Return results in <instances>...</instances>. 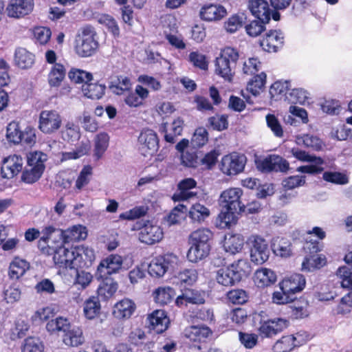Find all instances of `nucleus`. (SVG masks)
Here are the masks:
<instances>
[{
	"mask_svg": "<svg viewBox=\"0 0 352 352\" xmlns=\"http://www.w3.org/2000/svg\"><path fill=\"white\" fill-rule=\"evenodd\" d=\"M66 74L65 66L61 63H55L48 74L47 80L50 87H58Z\"/></svg>",
	"mask_w": 352,
	"mask_h": 352,
	"instance_id": "43",
	"label": "nucleus"
},
{
	"mask_svg": "<svg viewBox=\"0 0 352 352\" xmlns=\"http://www.w3.org/2000/svg\"><path fill=\"white\" fill-rule=\"evenodd\" d=\"M33 35L36 43L41 45H44L50 41L52 36V32L49 28L38 26L34 28Z\"/></svg>",
	"mask_w": 352,
	"mask_h": 352,
	"instance_id": "63",
	"label": "nucleus"
},
{
	"mask_svg": "<svg viewBox=\"0 0 352 352\" xmlns=\"http://www.w3.org/2000/svg\"><path fill=\"white\" fill-rule=\"evenodd\" d=\"M123 265L122 257L118 254H111L102 259L97 267V279L111 278L113 274L119 273Z\"/></svg>",
	"mask_w": 352,
	"mask_h": 352,
	"instance_id": "11",
	"label": "nucleus"
},
{
	"mask_svg": "<svg viewBox=\"0 0 352 352\" xmlns=\"http://www.w3.org/2000/svg\"><path fill=\"white\" fill-rule=\"evenodd\" d=\"M187 302L191 305H203L206 302V294L202 289L184 288Z\"/></svg>",
	"mask_w": 352,
	"mask_h": 352,
	"instance_id": "48",
	"label": "nucleus"
},
{
	"mask_svg": "<svg viewBox=\"0 0 352 352\" xmlns=\"http://www.w3.org/2000/svg\"><path fill=\"white\" fill-rule=\"evenodd\" d=\"M280 291L272 294V302L277 305H285L292 302L297 293L301 292L306 286L305 276L300 274H293L285 277L278 285Z\"/></svg>",
	"mask_w": 352,
	"mask_h": 352,
	"instance_id": "3",
	"label": "nucleus"
},
{
	"mask_svg": "<svg viewBox=\"0 0 352 352\" xmlns=\"http://www.w3.org/2000/svg\"><path fill=\"white\" fill-rule=\"evenodd\" d=\"M208 142V133L203 126L197 128L190 140L191 146L194 148H200Z\"/></svg>",
	"mask_w": 352,
	"mask_h": 352,
	"instance_id": "55",
	"label": "nucleus"
},
{
	"mask_svg": "<svg viewBox=\"0 0 352 352\" xmlns=\"http://www.w3.org/2000/svg\"><path fill=\"white\" fill-rule=\"evenodd\" d=\"M227 14L226 9L220 4H204L199 11V16L201 20L212 22L221 20Z\"/></svg>",
	"mask_w": 352,
	"mask_h": 352,
	"instance_id": "21",
	"label": "nucleus"
},
{
	"mask_svg": "<svg viewBox=\"0 0 352 352\" xmlns=\"http://www.w3.org/2000/svg\"><path fill=\"white\" fill-rule=\"evenodd\" d=\"M21 130L19 124L12 121L10 122L6 127V139L10 143L19 144L21 142Z\"/></svg>",
	"mask_w": 352,
	"mask_h": 352,
	"instance_id": "56",
	"label": "nucleus"
},
{
	"mask_svg": "<svg viewBox=\"0 0 352 352\" xmlns=\"http://www.w3.org/2000/svg\"><path fill=\"white\" fill-rule=\"evenodd\" d=\"M177 260L173 254H166L153 258L148 266V272L151 276L160 277L164 276L169 266Z\"/></svg>",
	"mask_w": 352,
	"mask_h": 352,
	"instance_id": "14",
	"label": "nucleus"
},
{
	"mask_svg": "<svg viewBox=\"0 0 352 352\" xmlns=\"http://www.w3.org/2000/svg\"><path fill=\"white\" fill-rule=\"evenodd\" d=\"M336 275L340 278L341 287L352 290V265L340 267Z\"/></svg>",
	"mask_w": 352,
	"mask_h": 352,
	"instance_id": "53",
	"label": "nucleus"
},
{
	"mask_svg": "<svg viewBox=\"0 0 352 352\" xmlns=\"http://www.w3.org/2000/svg\"><path fill=\"white\" fill-rule=\"evenodd\" d=\"M91 149V144L89 141L81 142L76 148L69 152H63L61 153V160L67 161L78 159L87 154Z\"/></svg>",
	"mask_w": 352,
	"mask_h": 352,
	"instance_id": "46",
	"label": "nucleus"
},
{
	"mask_svg": "<svg viewBox=\"0 0 352 352\" xmlns=\"http://www.w3.org/2000/svg\"><path fill=\"white\" fill-rule=\"evenodd\" d=\"M322 179L326 182L336 185H344L349 183L347 175L338 171H324L322 174Z\"/></svg>",
	"mask_w": 352,
	"mask_h": 352,
	"instance_id": "57",
	"label": "nucleus"
},
{
	"mask_svg": "<svg viewBox=\"0 0 352 352\" xmlns=\"http://www.w3.org/2000/svg\"><path fill=\"white\" fill-rule=\"evenodd\" d=\"M30 263L25 259L15 256L9 265L8 276L11 279L18 280L30 269Z\"/></svg>",
	"mask_w": 352,
	"mask_h": 352,
	"instance_id": "29",
	"label": "nucleus"
},
{
	"mask_svg": "<svg viewBox=\"0 0 352 352\" xmlns=\"http://www.w3.org/2000/svg\"><path fill=\"white\" fill-rule=\"evenodd\" d=\"M210 214V210L203 204L195 203L188 211V217L192 222L201 223Z\"/></svg>",
	"mask_w": 352,
	"mask_h": 352,
	"instance_id": "39",
	"label": "nucleus"
},
{
	"mask_svg": "<svg viewBox=\"0 0 352 352\" xmlns=\"http://www.w3.org/2000/svg\"><path fill=\"white\" fill-rule=\"evenodd\" d=\"M296 338L293 335L284 336L273 346L274 352H290L296 346Z\"/></svg>",
	"mask_w": 352,
	"mask_h": 352,
	"instance_id": "50",
	"label": "nucleus"
},
{
	"mask_svg": "<svg viewBox=\"0 0 352 352\" xmlns=\"http://www.w3.org/2000/svg\"><path fill=\"white\" fill-rule=\"evenodd\" d=\"M248 8L255 18L270 21V8L266 0H249Z\"/></svg>",
	"mask_w": 352,
	"mask_h": 352,
	"instance_id": "28",
	"label": "nucleus"
},
{
	"mask_svg": "<svg viewBox=\"0 0 352 352\" xmlns=\"http://www.w3.org/2000/svg\"><path fill=\"white\" fill-rule=\"evenodd\" d=\"M61 232L63 234L58 233V236L62 239L63 243L79 241L85 239L87 236L86 227L81 225L74 226L65 231L61 230Z\"/></svg>",
	"mask_w": 352,
	"mask_h": 352,
	"instance_id": "26",
	"label": "nucleus"
},
{
	"mask_svg": "<svg viewBox=\"0 0 352 352\" xmlns=\"http://www.w3.org/2000/svg\"><path fill=\"white\" fill-rule=\"evenodd\" d=\"M131 88V82L129 77L118 76L109 85L110 90L116 95H122Z\"/></svg>",
	"mask_w": 352,
	"mask_h": 352,
	"instance_id": "44",
	"label": "nucleus"
},
{
	"mask_svg": "<svg viewBox=\"0 0 352 352\" xmlns=\"http://www.w3.org/2000/svg\"><path fill=\"white\" fill-rule=\"evenodd\" d=\"M164 124L163 126V131L165 132L164 140L168 143L173 144L175 142V137L182 135L184 126V120L181 118H177L174 120L171 124V132L168 133L166 132V127Z\"/></svg>",
	"mask_w": 352,
	"mask_h": 352,
	"instance_id": "47",
	"label": "nucleus"
},
{
	"mask_svg": "<svg viewBox=\"0 0 352 352\" xmlns=\"http://www.w3.org/2000/svg\"><path fill=\"white\" fill-rule=\"evenodd\" d=\"M92 170L93 168L90 165L85 166L82 168L76 181V188L81 190L84 186H87L89 183L93 173Z\"/></svg>",
	"mask_w": 352,
	"mask_h": 352,
	"instance_id": "64",
	"label": "nucleus"
},
{
	"mask_svg": "<svg viewBox=\"0 0 352 352\" xmlns=\"http://www.w3.org/2000/svg\"><path fill=\"white\" fill-rule=\"evenodd\" d=\"M46 160L47 155L43 152L30 153L27 156V165L21 175V181L28 184L38 181L45 170Z\"/></svg>",
	"mask_w": 352,
	"mask_h": 352,
	"instance_id": "5",
	"label": "nucleus"
},
{
	"mask_svg": "<svg viewBox=\"0 0 352 352\" xmlns=\"http://www.w3.org/2000/svg\"><path fill=\"white\" fill-rule=\"evenodd\" d=\"M83 315L88 320L99 318L102 313L101 304L98 296H91L83 302Z\"/></svg>",
	"mask_w": 352,
	"mask_h": 352,
	"instance_id": "27",
	"label": "nucleus"
},
{
	"mask_svg": "<svg viewBox=\"0 0 352 352\" xmlns=\"http://www.w3.org/2000/svg\"><path fill=\"white\" fill-rule=\"evenodd\" d=\"M316 158H318L320 161L318 160L308 161L307 162H311L313 164L300 166L297 168V171L309 175H318L322 173L324 170V168L322 166L324 163V161L323 158L320 156L316 155Z\"/></svg>",
	"mask_w": 352,
	"mask_h": 352,
	"instance_id": "49",
	"label": "nucleus"
},
{
	"mask_svg": "<svg viewBox=\"0 0 352 352\" xmlns=\"http://www.w3.org/2000/svg\"><path fill=\"white\" fill-rule=\"evenodd\" d=\"M96 32L91 25H86L82 28L75 41L76 53L80 57H89L94 54L99 46L96 38Z\"/></svg>",
	"mask_w": 352,
	"mask_h": 352,
	"instance_id": "7",
	"label": "nucleus"
},
{
	"mask_svg": "<svg viewBox=\"0 0 352 352\" xmlns=\"http://www.w3.org/2000/svg\"><path fill=\"white\" fill-rule=\"evenodd\" d=\"M8 234L6 232V227L3 225H0V245L3 251H10L16 248L19 243L17 238H11L6 240Z\"/></svg>",
	"mask_w": 352,
	"mask_h": 352,
	"instance_id": "61",
	"label": "nucleus"
},
{
	"mask_svg": "<svg viewBox=\"0 0 352 352\" xmlns=\"http://www.w3.org/2000/svg\"><path fill=\"white\" fill-rule=\"evenodd\" d=\"M184 336L193 346L201 350L212 340L213 331L206 325H192L185 329Z\"/></svg>",
	"mask_w": 352,
	"mask_h": 352,
	"instance_id": "8",
	"label": "nucleus"
},
{
	"mask_svg": "<svg viewBox=\"0 0 352 352\" xmlns=\"http://www.w3.org/2000/svg\"><path fill=\"white\" fill-rule=\"evenodd\" d=\"M94 258V251L88 248L78 246L69 249L61 245L56 247L53 261L59 267L78 269L91 265Z\"/></svg>",
	"mask_w": 352,
	"mask_h": 352,
	"instance_id": "1",
	"label": "nucleus"
},
{
	"mask_svg": "<svg viewBox=\"0 0 352 352\" xmlns=\"http://www.w3.org/2000/svg\"><path fill=\"white\" fill-rule=\"evenodd\" d=\"M82 90L85 96L98 100L104 95L106 86L104 84L88 82L82 85Z\"/></svg>",
	"mask_w": 352,
	"mask_h": 352,
	"instance_id": "40",
	"label": "nucleus"
},
{
	"mask_svg": "<svg viewBox=\"0 0 352 352\" xmlns=\"http://www.w3.org/2000/svg\"><path fill=\"white\" fill-rule=\"evenodd\" d=\"M291 243L289 240L284 237L277 236L272 239L271 248L274 254L281 257L290 256Z\"/></svg>",
	"mask_w": 352,
	"mask_h": 352,
	"instance_id": "37",
	"label": "nucleus"
},
{
	"mask_svg": "<svg viewBox=\"0 0 352 352\" xmlns=\"http://www.w3.org/2000/svg\"><path fill=\"white\" fill-rule=\"evenodd\" d=\"M23 167V160L21 156L13 155L6 157L1 168L3 178L12 179L17 175Z\"/></svg>",
	"mask_w": 352,
	"mask_h": 352,
	"instance_id": "19",
	"label": "nucleus"
},
{
	"mask_svg": "<svg viewBox=\"0 0 352 352\" xmlns=\"http://www.w3.org/2000/svg\"><path fill=\"white\" fill-rule=\"evenodd\" d=\"M267 76L263 72L253 76L247 85V90L253 96H256L265 88Z\"/></svg>",
	"mask_w": 352,
	"mask_h": 352,
	"instance_id": "42",
	"label": "nucleus"
},
{
	"mask_svg": "<svg viewBox=\"0 0 352 352\" xmlns=\"http://www.w3.org/2000/svg\"><path fill=\"white\" fill-rule=\"evenodd\" d=\"M138 140L142 145V150L145 153L144 155H153L159 148V139L157 133L152 129H146L143 130Z\"/></svg>",
	"mask_w": 352,
	"mask_h": 352,
	"instance_id": "20",
	"label": "nucleus"
},
{
	"mask_svg": "<svg viewBox=\"0 0 352 352\" xmlns=\"http://www.w3.org/2000/svg\"><path fill=\"white\" fill-rule=\"evenodd\" d=\"M63 118L56 110H43L38 116V129L44 134L52 135L62 126Z\"/></svg>",
	"mask_w": 352,
	"mask_h": 352,
	"instance_id": "9",
	"label": "nucleus"
},
{
	"mask_svg": "<svg viewBox=\"0 0 352 352\" xmlns=\"http://www.w3.org/2000/svg\"><path fill=\"white\" fill-rule=\"evenodd\" d=\"M228 301L234 305H243L248 300L247 292L242 289H232L227 292Z\"/></svg>",
	"mask_w": 352,
	"mask_h": 352,
	"instance_id": "62",
	"label": "nucleus"
},
{
	"mask_svg": "<svg viewBox=\"0 0 352 352\" xmlns=\"http://www.w3.org/2000/svg\"><path fill=\"white\" fill-rule=\"evenodd\" d=\"M327 258L323 254L306 255L302 263V270L314 272L325 266Z\"/></svg>",
	"mask_w": 352,
	"mask_h": 352,
	"instance_id": "31",
	"label": "nucleus"
},
{
	"mask_svg": "<svg viewBox=\"0 0 352 352\" xmlns=\"http://www.w3.org/2000/svg\"><path fill=\"white\" fill-rule=\"evenodd\" d=\"M146 323L151 331L160 334L167 330L170 321L165 310L156 309L148 315Z\"/></svg>",
	"mask_w": 352,
	"mask_h": 352,
	"instance_id": "15",
	"label": "nucleus"
},
{
	"mask_svg": "<svg viewBox=\"0 0 352 352\" xmlns=\"http://www.w3.org/2000/svg\"><path fill=\"white\" fill-rule=\"evenodd\" d=\"M34 7V0H10L6 12L9 17L20 19L30 14Z\"/></svg>",
	"mask_w": 352,
	"mask_h": 352,
	"instance_id": "16",
	"label": "nucleus"
},
{
	"mask_svg": "<svg viewBox=\"0 0 352 352\" xmlns=\"http://www.w3.org/2000/svg\"><path fill=\"white\" fill-rule=\"evenodd\" d=\"M14 62L19 68L23 69H28L34 63V55L26 49L19 47L15 51Z\"/></svg>",
	"mask_w": 352,
	"mask_h": 352,
	"instance_id": "36",
	"label": "nucleus"
},
{
	"mask_svg": "<svg viewBox=\"0 0 352 352\" xmlns=\"http://www.w3.org/2000/svg\"><path fill=\"white\" fill-rule=\"evenodd\" d=\"M62 340L69 347H78L85 342L83 329L81 326L71 325L63 334Z\"/></svg>",
	"mask_w": 352,
	"mask_h": 352,
	"instance_id": "23",
	"label": "nucleus"
},
{
	"mask_svg": "<svg viewBox=\"0 0 352 352\" xmlns=\"http://www.w3.org/2000/svg\"><path fill=\"white\" fill-rule=\"evenodd\" d=\"M290 82L289 81H276L270 88V94L272 98L276 100L285 96L290 89Z\"/></svg>",
	"mask_w": 352,
	"mask_h": 352,
	"instance_id": "58",
	"label": "nucleus"
},
{
	"mask_svg": "<svg viewBox=\"0 0 352 352\" xmlns=\"http://www.w3.org/2000/svg\"><path fill=\"white\" fill-rule=\"evenodd\" d=\"M239 57V52L236 49L231 47L222 49L215 60L216 73L225 80L231 81Z\"/></svg>",
	"mask_w": 352,
	"mask_h": 352,
	"instance_id": "6",
	"label": "nucleus"
},
{
	"mask_svg": "<svg viewBox=\"0 0 352 352\" xmlns=\"http://www.w3.org/2000/svg\"><path fill=\"white\" fill-rule=\"evenodd\" d=\"M242 212H243L225 209V211H221L217 218V226L221 229L230 228L232 225H235L237 223V215Z\"/></svg>",
	"mask_w": 352,
	"mask_h": 352,
	"instance_id": "33",
	"label": "nucleus"
},
{
	"mask_svg": "<svg viewBox=\"0 0 352 352\" xmlns=\"http://www.w3.org/2000/svg\"><path fill=\"white\" fill-rule=\"evenodd\" d=\"M175 289L170 286L159 287L153 292L155 302L161 305L170 303L175 299Z\"/></svg>",
	"mask_w": 352,
	"mask_h": 352,
	"instance_id": "30",
	"label": "nucleus"
},
{
	"mask_svg": "<svg viewBox=\"0 0 352 352\" xmlns=\"http://www.w3.org/2000/svg\"><path fill=\"white\" fill-rule=\"evenodd\" d=\"M288 326V321L283 318L268 320L263 322L259 327L262 337L270 338L283 331Z\"/></svg>",
	"mask_w": 352,
	"mask_h": 352,
	"instance_id": "24",
	"label": "nucleus"
},
{
	"mask_svg": "<svg viewBox=\"0 0 352 352\" xmlns=\"http://www.w3.org/2000/svg\"><path fill=\"white\" fill-rule=\"evenodd\" d=\"M244 245L243 236L239 234L226 235L223 248L227 252L235 254L241 251Z\"/></svg>",
	"mask_w": 352,
	"mask_h": 352,
	"instance_id": "34",
	"label": "nucleus"
},
{
	"mask_svg": "<svg viewBox=\"0 0 352 352\" xmlns=\"http://www.w3.org/2000/svg\"><path fill=\"white\" fill-rule=\"evenodd\" d=\"M72 325L69 320L63 316H58L54 319H51L47 322L45 328L50 334H54L59 332H65Z\"/></svg>",
	"mask_w": 352,
	"mask_h": 352,
	"instance_id": "38",
	"label": "nucleus"
},
{
	"mask_svg": "<svg viewBox=\"0 0 352 352\" xmlns=\"http://www.w3.org/2000/svg\"><path fill=\"white\" fill-rule=\"evenodd\" d=\"M109 143V136L105 132H101L94 138V157L96 160H100L107 151Z\"/></svg>",
	"mask_w": 352,
	"mask_h": 352,
	"instance_id": "41",
	"label": "nucleus"
},
{
	"mask_svg": "<svg viewBox=\"0 0 352 352\" xmlns=\"http://www.w3.org/2000/svg\"><path fill=\"white\" fill-rule=\"evenodd\" d=\"M213 239L212 232L206 228H198L188 236L189 249L187 258L192 263H197L210 254Z\"/></svg>",
	"mask_w": 352,
	"mask_h": 352,
	"instance_id": "2",
	"label": "nucleus"
},
{
	"mask_svg": "<svg viewBox=\"0 0 352 352\" xmlns=\"http://www.w3.org/2000/svg\"><path fill=\"white\" fill-rule=\"evenodd\" d=\"M250 245L251 261L261 265L266 262L270 256V249L267 241L258 234H252L248 239Z\"/></svg>",
	"mask_w": 352,
	"mask_h": 352,
	"instance_id": "10",
	"label": "nucleus"
},
{
	"mask_svg": "<svg viewBox=\"0 0 352 352\" xmlns=\"http://www.w3.org/2000/svg\"><path fill=\"white\" fill-rule=\"evenodd\" d=\"M135 310L136 305L134 301L124 298L114 305L112 314L118 320H126L131 318Z\"/></svg>",
	"mask_w": 352,
	"mask_h": 352,
	"instance_id": "22",
	"label": "nucleus"
},
{
	"mask_svg": "<svg viewBox=\"0 0 352 352\" xmlns=\"http://www.w3.org/2000/svg\"><path fill=\"white\" fill-rule=\"evenodd\" d=\"M284 36L280 30H270L267 32L260 41V45L268 52H276L283 47Z\"/></svg>",
	"mask_w": 352,
	"mask_h": 352,
	"instance_id": "18",
	"label": "nucleus"
},
{
	"mask_svg": "<svg viewBox=\"0 0 352 352\" xmlns=\"http://www.w3.org/2000/svg\"><path fill=\"white\" fill-rule=\"evenodd\" d=\"M277 280L274 271L266 267L257 269L254 275V284L258 288H265L273 285Z\"/></svg>",
	"mask_w": 352,
	"mask_h": 352,
	"instance_id": "25",
	"label": "nucleus"
},
{
	"mask_svg": "<svg viewBox=\"0 0 352 352\" xmlns=\"http://www.w3.org/2000/svg\"><path fill=\"white\" fill-rule=\"evenodd\" d=\"M100 280L102 283L97 289L98 296H100L103 300H107L115 294L118 288V284L112 278Z\"/></svg>",
	"mask_w": 352,
	"mask_h": 352,
	"instance_id": "35",
	"label": "nucleus"
},
{
	"mask_svg": "<svg viewBox=\"0 0 352 352\" xmlns=\"http://www.w3.org/2000/svg\"><path fill=\"white\" fill-rule=\"evenodd\" d=\"M62 138L65 141L73 144L80 138L79 126L74 122H67L61 132Z\"/></svg>",
	"mask_w": 352,
	"mask_h": 352,
	"instance_id": "54",
	"label": "nucleus"
},
{
	"mask_svg": "<svg viewBox=\"0 0 352 352\" xmlns=\"http://www.w3.org/2000/svg\"><path fill=\"white\" fill-rule=\"evenodd\" d=\"M42 236L38 238L37 246L39 250L42 249V248L47 247L49 245V241L52 237V234L58 233H62L61 229L56 228L53 226H47L43 228L41 230Z\"/></svg>",
	"mask_w": 352,
	"mask_h": 352,
	"instance_id": "59",
	"label": "nucleus"
},
{
	"mask_svg": "<svg viewBox=\"0 0 352 352\" xmlns=\"http://www.w3.org/2000/svg\"><path fill=\"white\" fill-rule=\"evenodd\" d=\"M246 164V157L244 155L232 153L224 155L221 160L220 170L228 176H233L243 172Z\"/></svg>",
	"mask_w": 352,
	"mask_h": 352,
	"instance_id": "12",
	"label": "nucleus"
},
{
	"mask_svg": "<svg viewBox=\"0 0 352 352\" xmlns=\"http://www.w3.org/2000/svg\"><path fill=\"white\" fill-rule=\"evenodd\" d=\"M69 79L75 83H84L91 82L92 74L80 69L72 68L68 73Z\"/></svg>",
	"mask_w": 352,
	"mask_h": 352,
	"instance_id": "60",
	"label": "nucleus"
},
{
	"mask_svg": "<svg viewBox=\"0 0 352 352\" xmlns=\"http://www.w3.org/2000/svg\"><path fill=\"white\" fill-rule=\"evenodd\" d=\"M164 237L162 228L156 224L147 221L140 228L139 240L147 245H153L160 242Z\"/></svg>",
	"mask_w": 352,
	"mask_h": 352,
	"instance_id": "17",
	"label": "nucleus"
},
{
	"mask_svg": "<svg viewBox=\"0 0 352 352\" xmlns=\"http://www.w3.org/2000/svg\"><path fill=\"white\" fill-rule=\"evenodd\" d=\"M242 195L243 190L240 188H230L223 190L220 196L223 208L226 210L245 212V205L241 201Z\"/></svg>",
	"mask_w": 352,
	"mask_h": 352,
	"instance_id": "13",
	"label": "nucleus"
},
{
	"mask_svg": "<svg viewBox=\"0 0 352 352\" xmlns=\"http://www.w3.org/2000/svg\"><path fill=\"white\" fill-rule=\"evenodd\" d=\"M197 186V182L192 177L185 178L181 180L177 185L179 193L178 197L179 200H187L195 196L196 193L189 192L190 190Z\"/></svg>",
	"mask_w": 352,
	"mask_h": 352,
	"instance_id": "45",
	"label": "nucleus"
},
{
	"mask_svg": "<svg viewBox=\"0 0 352 352\" xmlns=\"http://www.w3.org/2000/svg\"><path fill=\"white\" fill-rule=\"evenodd\" d=\"M176 283L184 288L193 285L198 280V272L194 268H186L181 270L175 276Z\"/></svg>",
	"mask_w": 352,
	"mask_h": 352,
	"instance_id": "32",
	"label": "nucleus"
},
{
	"mask_svg": "<svg viewBox=\"0 0 352 352\" xmlns=\"http://www.w3.org/2000/svg\"><path fill=\"white\" fill-rule=\"evenodd\" d=\"M245 19L243 13L233 14L224 23V28L228 32L234 33L243 26Z\"/></svg>",
	"mask_w": 352,
	"mask_h": 352,
	"instance_id": "52",
	"label": "nucleus"
},
{
	"mask_svg": "<svg viewBox=\"0 0 352 352\" xmlns=\"http://www.w3.org/2000/svg\"><path fill=\"white\" fill-rule=\"evenodd\" d=\"M269 22L262 18H256L245 25V32L250 36L256 37L265 30V25Z\"/></svg>",
	"mask_w": 352,
	"mask_h": 352,
	"instance_id": "51",
	"label": "nucleus"
},
{
	"mask_svg": "<svg viewBox=\"0 0 352 352\" xmlns=\"http://www.w3.org/2000/svg\"><path fill=\"white\" fill-rule=\"evenodd\" d=\"M250 265L246 259H238L229 265L217 270L216 280L225 287H231L239 283L243 276L250 272Z\"/></svg>",
	"mask_w": 352,
	"mask_h": 352,
	"instance_id": "4",
	"label": "nucleus"
}]
</instances>
